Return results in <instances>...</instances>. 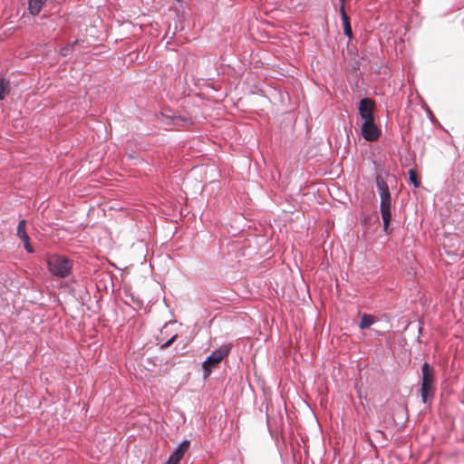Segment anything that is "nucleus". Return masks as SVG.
Wrapping results in <instances>:
<instances>
[{"mask_svg": "<svg viewBox=\"0 0 464 464\" xmlns=\"http://www.w3.org/2000/svg\"><path fill=\"white\" fill-rule=\"evenodd\" d=\"M73 261L69 257L53 254L47 258V267L53 276L65 278L72 273Z\"/></svg>", "mask_w": 464, "mask_h": 464, "instance_id": "1", "label": "nucleus"}, {"mask_svg": "<svg viewBox=\"0 0 464 464\" xmlns=\"http://www.w3.org/2000/svg\"><path fill=\"white\" fill-rule=\"evenodd\" d=\"M436 392L434 369L425 362L421 367L420 397L423 403L428 402V398L433 396Z\"/></svg>", "mask_w": 464, "mask_h": 464, "instance_id": "2", "label": "nucleus"}, {"mask_svg": "<svg viewBox=\"0 0 464 464\" xmlns=\"http://www.w3.org/2000/svg\"><path fill=\"white\" fill-rule=\"evenodd\" d=\"M233 347L232 343H226L219 348L211 352V353L202 362L203 378L207 379L212 372L215 365L218 364L224 358H226L231 352Z\"/></svg>", "mask_w": 464, "mask_h": 464, "instance_id": "3", "label": "nucleus"}, {"mask_svg": "<svg viewBox=\"0 0 464 464\" xmlns=\"http://www.w3.org/2000/svg\"><path fill=\"white\" fill-rule=\"evenodd\" d=\"M392 196H381L380 197V212L383 222V232L386 235H390L392 232V228L390 227L392 220Z\"/></svg>", "mask_w": 464, "mask_h": 464, "instance_id": "4", "label": "nucleus"}, {"mask_svg": "<svg viewBox=\"0 0 464 464\" xmlns=\"http://www.w3.org/2000/svg\"><path fill=\"white\" fill-rule=\"evenodd\" d=\"M362 138L367 141H375L381 135V130L375 124L374 120L364 121L361 126Z\"/></svg>", "mask_w": 464, "mask_h": 464, "instance_id": "5", "label": "nucleus"}, {"mask_svg": "<svg viewBox=\"0 0 464 464\" xmlns=\"http://www.w3.org/2000/svg\"><path fill=\"white\" fill-rule=\"evenodd\" d=\"M375 103L371 98L365 97L361 99L359 102V115L364 121L374 120L373 111Z\"/></svg>", "mask_w": 464, "mask_h": 464, "instance_id": "6", "label": "nucleus"}, {"mask_svg": "<svg viewBox=\"0 0 464 464\" xmlns=\"http://www.w3.org/2000/svg\"><path fill=\"white\" fill-rule=\"evenodd\" d=\"M190 445V440H182L169 456L165 464H179Z\"/></svg>", "mask_w": 464, "mask_h": 464, "instance_id": "7", "label": "nucleus"}, {"mask_svg": "<svg viewBox=\"0 0 464 464\" xmlns=\"http://www.w3.org/2000/svg\"><path fill=\"white\" fill-rule=\"evenodd\" d=\"M25 225H26V220L22 219L19 221L17 229H16V236L23 241L24 249L28 253L32 254L34 252V248L30 244V238L26 233Z\"/></svg>", "mask_w": 464, "mask_h": 464, "instance_id": "8", "label": "nucleus"}, {"mask_svg": "<svg viewBox=\"0 0 464 464\" xmlns=\"http://www.w3.org/2000/svg\"><path fill=\"white\" fill-rule=\"evenodd\" d=\"M166 118L169 120L166 123L173 125L176 128H183L190 126L194 123L193 120L190 117L181 115H172L168 116Z\"/></svg>", "mask_w": 464, "mask_h": 464, "instance_id": "9", "label": "nucleus"}, {"mask_svg": "<svg viewBox=\"0 0 464 464\" xmlns=\"http://www.w3.org/2000/svg\"><path fill=\"white\" fill-rule=\"evenodd\" d=\"M375 183L380 197L391 194L389 185L381 174L375 176Z\"/></svg>", "mask_w": 464, "mask_h": 464, "instance_id": "10", "label": "nucleus"}, {"mask_svg": "<svg viewBox=\"0 0 464 464\" xmlns=\"http://www.w3.org/2000/svg\"><path fill=\"white\" fill-rule=\"evenodd\" d=\"M45 2L46 0H28L29 13L33 15L38 14Z\"/></svg>", "mask_w": 464, "mask_h": 464, "instance_id": "11", "label": "nucleus"}, {"mask_svg": "<svg viewBox=\"0 0 464 464\" xmlns=\"http://www.w3.org/2000/svg\"><path fill=\"white\" fill-rule=\"evenodd\" d=\"M10 92V82L9 80L0 77V101L5 99L6 95Z\"/></svg>", "mask_w": 464, "mask_h": 464, "instance_id": "12", "label": "nucleus"}, {"mask_svg": "<svg viewBox=\"0 0 464 464\" xmlns=\"http://www.w3.org/2000/svg\"><path fill=\"white\" fill-rule=\"evenodd\" d=\"M374 324V318L371 314H363L359 324L360 329H367Z\"/></svg>", "mask_w": 464, "mask_h": 464, "instance_id": "13", "label": "nucleus"}, {"mask_svg": "<svg viewBox=\"0 0 464 464\" xmlns=\"http://www.w3.org/2000/svg\"><path fill=\"white\" fill-rule=\"evenodd\" d=\"M408 173H409L410 183H411L415 188H420V181L417 178L416 170L414 169H411Z\"/></svg>", "mask_w": 464, "mask_h": 464, "instance_id": "14", "label": "nucleus"}, {"mask_svg": "<svg viewBox=\"0 0 464 464\" xmlns=\"http://www.w3.org/2000/svg\"><path fill=\"white\" fill-rule=\"evenodd\" d=\"M340 14H341V18H342V21H343V26L344 25H347V24H350V19H349V16L348 14H346V11H345V6H344V3H341L340 5Z\"/></svg>", "mask_w": 464, "mask_h": 464, "instance_id": "15", "label": "nucleus"}, {"mask_svg": "<svg viewBox=\"0 0 464 464\" xmlns=\"http://www.w3.org/2000/svg\"><path fill=\"white\" fill-rule=\"evenodd\" d=\"M178 338V334H173L169 339H168L165 343L160 345V350H165L169 347Z\"/></svg>", "mask_w": 464, "mask_h": 464, "instance_id": "16", "label": "nucleus"}, {"mask_svg": "<svg viewBox=\"0 0 464 464\" xmlns=\"http://www.w3.org/2000/svg\"><path fill=\"white\" fill-rule=\"evenodd\" d=\"M343 34L348 37L349 40H352L353 37L352 26L351 24H347L343 26Z\"/></svg>", "mask_w": 464, "mask_h": 464, "instance_id": "17", "label": "nucleus"}, {"mask_svg": "<svg viewBox=\"0 0 464 464\" xmlns=\"http://www.w3.org/2000/svg\"><path fill=\"white\" fill-rule=\"evenodd\" d=\"M426 112H427L428 118L430 119V121L431 122H435L436 119H435L431 110L430 108H427Z\"/></svg>", "mask_w": 464, "mask_h": 464, "instance_id": "18", "label": "nucleus"}, {"mask_svg": "<svg viewBox=\"0 0 464 464\" xmlns=\"http://www.w3.org/2000/svg\"><path fill=\"white\" fill-rule=\"evenodd\" d=\"M70 50V47H63L61 49V55L66 56L68 54V52Z\"/></svg>", "mask_w": 464, "mask_h": 464, "instance_id": "19", "label": "nucleus"}, {"mask_svg": "<svg viewBox=\"0 0 464 464\" xmlns=\"http://www.w3.org/2000/svg\"><path fill=\"white\" fill-rule=\"evenodd\" d=\"M78 44H79V40H75V41H73V42L72 43V44H71L70 48H71V47H74V46H75V45H77Z\"/></svg>", "mask_w": 464, "mask_h": 464, "instance_id": "20", "label": "nucleus"}, {"mask_svg": "<svg viewBox=\"0 0 464 464\" xmlns=\"http://www.w3.org/2000/svg\"><path fill=\"white\" fill-rule=\"evenodd\" d=\"M168 328V324H166L163 328L161 329V334H163L164 331L167 330Z\"/></svg>", "mask_w": 464, "mask_h": 464, "instance_id": "21", "label": "nucleus"}, {"mask_svg": "<svg viewBox=\"0 0 464 464\" xmlns=\"http://www.w3.org/2000/svg\"><path fill=\"white\" fill-rule=\"evenodd\" d=\"M340 1H341V3H344V0H340Z\"/></svg>", "mask_w": 464, "mask_h": 464, "instance_id": "22", "label": "nucleus"}]
</instances>
